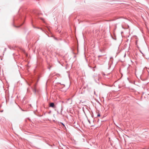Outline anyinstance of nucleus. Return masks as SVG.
<instances>
[{
  "mask_svg": "<svg viewBox=\"0 0 149 149\" xmlns=\"http://www.w3.org/2000/svg\"><path fill=\"white\" fill-rule=\"evenodd\" d=\"M62 125H63L64 126H64V125L63 123H62Z\"/></svg>",
  "mask_w": 149,
  "mask_h": 149,
  "instance_id": "3",
  "label": "nucleus"
},
{
  "mask_svg": "<svg viewBox=\"0 0 149 149\" xmlns=\"http://www.w3.org/2000/svg\"><path fill=\"white\" fill-rule=\"evenodd\" d=\"M100 116V114H98L97 115V116L98 117Z\"/></svg>",
  "mask_w": 149,
  "mask_h": 149,
  "instance_id": "2",
  "label": "nucleus"
},
{
  "mask_svg": "<svg viewBox=\"0 0 149 149\" xmlns=\"http://www.w3.org/2000/svg\"><path fill=\"white\" fill-rule=\"evenodd\" d=\"M50 107H52L53 108H54V104L53 103H51L49 104Z\"/></svg>",
  "mask_w": 149,
  "mask_h": 149,
  "instance_id": "1",
  "label": "nucleus"
}]
</instances>
